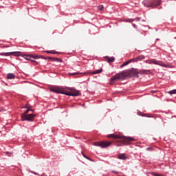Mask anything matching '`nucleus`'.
Here are the masks:
<instances>
[{"mask_svg":"<svg viewBox=\"0 0 176 176\" xmlns=\"http://www.w3.org/2000/svg\"><path fill=\"white\" fill-rule=\"evenodd\" d=\"M48 58H47V57H44V60H47Z\"/></svg>","mask_w":176,"mask_h":176,"instance_id":"41","label":"nucleus"},{"mask_svg":"<svg viewBox=\"0 0 176 176\" xmlns=\"http://www.w3.org/2000/svg\"><path fill=\"white\" fill-rule=\"evenodd\" d=\"M39 58H42V60L45 59V56L43 55H38Z\"/></svg>","mask_w":176,"mask_h":176,"instance_id":"31","label":"nucleus"},{"mask_svg":"<svg viewBox=\"0 0 176 176\" xmlns=\"http://www.w3.org/2000/svg\"><path fill=\"white\" fill-rule=\"evenodd\" d=\"M30 61L32 62V63H34L36 65H38V64H39V63H38L36 60H30Z\"/></svg>","mask_w":176,"mask_h":176,"instance_id":"26","label":"nucleus"},{"mask_svg":"<svg viewBox=\"0 0 176 176\" xmlns=\"http://www.w3.org/2000/svg\"><path fill=\"white\" fill-rule=\"evenodd\" d=\"M36 117V114H34V113L28 114L25 117H22L21 120L22 122H25V121L34 122V119H35Z\"/></svg>","mask_w":176,"mask_h":176,"instance_id":"7","label":"nucleus"},{"mask_svg":"<svg viewBox=\"0 0 176 176\" xmlns=\"http://www.w3.org/2000/svg\"><path fill=\"white\" fill-rule=\"evenodd\" d=\"M23 58H25V60H27L28 61H31V58H30V56H22Z\"/></svg>","mask_w":176,"mask_h":176,"instance_id":"25","label":"nucleus"},{"mask_svg":"<svg viewBox=\"0 0 176 176\" xmlns=\"http://www.w3.org/2000/svg\"><path fill=\"white\" fill-rule=\"evenodd\" d=\"M132 74L133 75H134V76H136V78H140V76L138 75H144V74H150L151 70H145V69H142V70H139L138 69H133L132 71Z\"/></svg>","mask_w":176,"mask_h":176,"instance_id":"6","label":"nucleus"},{"mask_svg":"<svg viewBox=\"0 0 176 176\" xmlns=\"http://www.w3.org/2000/svg\"><path fill=\"white\" fill-rule=\"evenodd\" d=\"M137 115H138V116H142V118H145V117L149 118V116H148V114L144 113L140 111H138Z\"/></svg>","mask_w":176,"mask_h":176,"instance_id":"15","label":"nucleus"},{"mask_svg":"<svg viewBox=\"0 0 176 176\" xmlns=\"http://www.w3.org/2000/svg\"><path fill=\"white\" fill-rule=\"evenodd\" d=\"M135 58H136V62L138 63V61H142V60H145V56L139 55Z\"/></svg>","mask_w":176,"mask_h":176,"instance_id":"13","label":"nucleus"},{"mask_svg":"<svg viewBox=\"0 0 176 176\" xmlns=\"http://www.w3.org/2000/svg\"><path fill=\"white\" fill-rule=\"evenodd\" d=\"M132 25L134 28H138L137 25H135V23H132Z\"/></svg>","mask_w":176,"mask_h":176,"instance_id":"33","label":"nucleus"},{"mask_svg":"<svg viewBox=\"0 0 176 176\" xmlns=\"http://www.w3.org/2000/svg\"><path fill=\"white\" fill-rule=\"evenodd\" d=\"M103 9H104V6H103V5L100 6L98 7V10H103Z\"/></svg>","mask_w":176,"mask_h":176,"instance_id":"28","label":"nucleus"},{"mask_svg":"<svg viewBox=\"0 0 176 176\" xmlns=\"http://www.w3.org/2000/svg\"><path fill=\"white\" fill-rule=\"evenodd\" d=\"M162 1L160 0H144L142 1V5L145 8H151V9H155L157 6H160Z\"/></svg>","mask_w":176,"mask_h":176,"instance_id":"2","label":"nucleus"},{"mask_svg":"<svg viewBox=\"0 0 176 176\" xmlns=\"http://www.w3.org/2000/svg\"><path fill=\"white\" fill-rule=\"evenodd\" d=\"M53 61H55L56 63H63V59L59 58H54Z\"/></svg>","mask_w":176,"mask_h":176,"instance_id":"19","label":"nucleus"},{"mask_svg":"<svg viewBox=\"0 0 176 176\" xmlns=\"http://www.w3.org/2000/svg\"><path fill=\"white\" fill-rule=\"evenodd\" d=\"M30 111H32V112H34V110H33V109H30Z\"/></svg>","mask_w":176,"mask_h":176,"instance_id":"47","label":"nucleus"},{"mask_svg":"<svg viewBox=\"0 0 176 176\" xmlns=\"http://www.w3.org/2000/svg\"><path fill=\"white\" fill-rule=\"evenodd\" d=\"M101 72H102V69H100L98 70H95L94 72H92V75H97L98 74H101Z\"/></svg>","mask_w":176,"mask_h":176,"instance_id":"17","label":"nucleus"},{"mask_svg":"<svg viewBox=\"0 0 176 176\" xmlns=\"http://www.w3.org/2000/svg\"><path fill=\"white\" fill-rule=\"evenodd\" d=\"M0 133H2V131H0Z\"/></svg>","mask_w":176,"mask_h":176,"instance_id":"49","label":"nucleus"},{"mask_svg":"<svg viewBox=\"0 0 176 176\" xmlns=\"http://www.w3.org/2000/svg\"><path fill=\"white\" fill-rule=\"evenodd\" d=\"M153 176H164L163 174H160V173H152Z\"/></svg>","mask_w":176,"mask_h":176,"instance_id":"24","label":"nucleus"},{"mask_svg":"<svg viewBox=\"0 0 176 176\" xmlns=\"http://www.w3.org/2000/svg\"><path fill=\"white\" fill-rule=\"evenodd\" d=\"M45 53H47L48 54H61V52H57L56 50H51V51L47 50V51H45Z\"/></svg>","mask_w":176,"mask_h":176,"instance_id":"12","label":"nucleus"},{"mask_svg":"<svg viewBox=\"0 0 176 176\" xmlns=\"http://www.w3.org/2000/svg\"><path fill=\"white\" fill-rule=\"evenodd\" d=\"M156 91H151V93H155Z\"/></svg>","mask_w":176,"mask_h":176,"instance_id":"43","label":"nucleus"},{"mask_svg":"<svg viewBox=\"0 0 176 176\" xmlns=\"http://www.w3.org/2000/svg\"><path fill=\"white\" fill-rule=\"evenodd\" d=\"M104 58L107 59V63H113L115 61V57L105 56Z\"/></svg>","mask_w":176,"mask_h":176,"instance_id":"14","label":"nucleus"},{"mask_svg":"<svg viewBox=\"0 0 176 176\" xmlns=\"http://www.w3.org/2000/svg\"><path fill=\"white\" fill-rule=\"evenodd\" d=\"M32 174H34V175H39V174L34 171H31Z\"/></svg>","mask_w":176,"mask_h":176,"instance_id":"32","label":"nucleus"},{"mask_svg":"<svg viewBox=\"0 0 176 176\" xmlns=\"http://www.w3.org/2000/svg\"><path fill=\"white\" fill-rule=\"evenodd\" d=\"M129 64H130V62L129 60L124 63V65H125V66L129 65Z\"/></svg>","mask_w":176,"mask_h":176,"instance_id":"30","label":"nucleus"},{"mask_svg":"<svg viewBox=\"0 0 176 176\" xmlns=\"http://www.w3.org/2000/svg\"><path fill=\"white\" fill-rule=\"evenodd\" d=\"M23 108H25V109H27V108H28L27 106H25V107H23Z\"/></svg>","mask_w":176,"mask_h":176,"instance_id":"44","label":"nucleus"},{"mask_svg":"<svg viewBox=\"0 0 176 176\" xmlns=\"http://www.w3.org/2000/svg\"><path fill=\"white\" fill-rule=\"evenodd\" d=\"M69 75H78V73H72V74H69Z\"/></svg>","mask_w":176,"mask_h":176,"instance_id":"36","label":"nucleus"},{"mask_svg":"<svg viewBox=\"0 0 176 176\" xmlns=\"http://www.w3.org/2000/svg\"><path fill=\"white\" fill-rule=\"evenodd\" d=\"M127 74L126 72L122 71L120 73L116 74L110 78V82L113 83V82H116V80H120V79H124V78H127Z\"/></svg>","mask_w":176,"mask_h":176,"instance_id":"4","label":"nucleus"},{"mask_svg":"<svg viewBox=\"0 0 176 176\" xmlns=\"http://www.w3.org/2000/svg\"><path fill=\"white\" fill-rule=\"evenodd\" d=\"M146 151L152 152V151H153V147H148V148H146Z\"/></svg>","mask_w":176,"mask_h":176,"instance_id":"27","label":"nucleus"},{"mask_svg":"<svg viewBox=\"0 0 176 176\" xmlns=\"http://www.w3.org/2000/svg\"><path fill=\"white\" fill-rule=\"evenodd\" d=\"M156 41H160V39H159V38H156Z\"/></svg>","mask_w":176,"mask_h":176,"instance_id":"45","label":"nucleus"},{"mask_svg":"<svg viewBox=\"0 0 176 176\" xmlns=\"http://www.w3.org/2000/svg\"><path fill=\"white\" fill-rule=\"evenodd\" d=\"M123 67H126L124 63L120 65V68H123Z\"/></svg>","mask_w":176,"mask_h":176,"instance_id":"38","label":"nucleus"},{"mask_svg":"<svg viewBox=\"0 0 176 176\" xmlns=\"http://www.w3.org/2000/svg\"><path fill=\"white\" fill-rule=\"evenodd\" d=\"M128 60L129 61V64H130L131 63H137V59H136V58H133L129 59V60Z\"/></svg>","mask_w":176,"mask_h":176,"instance_id":"23","label":"nucleus"},{"mask_svg":"<svg viewBox=\"0 0 176 176\" xmlns=\"http://www.w3.org/2000/svg\"><path fill=\"white\" fill-rule=\"evenodd\" d=\"M83 157H85V159H87V160H89V162H94V160H93V159L87 157L86 155H83Z\"/></svg>","mask_w":176,"mask_h":176,"instance_id":"22","label":"nucleus"},{"mask_svg":"<svg viewBox=\"0 0 176 176\" xmlns=\"http://www.w3.org/2000/svg\"><path fill=\"white\" fill-rule=\"evenodd\" d=\"M21 57H30V58H34V60H38L39 59V55L37 54H21Z\"/></svg>","mask_w":176,"mask_h":176,"instance_id":"10","label":"nucleus"},{"mask_svg":"<svg viewBox=\"0 0 176 176\" xmlns=\"http://www.w3.org/2000/svg\"><path fill=\"white\" fill-rule=\"evenodd\" d=\"M16 76L13 73H9L7 74V79H14Z\"/></svg>","mask_w":176,"mask_h":176,"instance_id":"16","label":"nucleus"},{"mask_svg":"<svg viewBox=\"0 0 176 176\" xmlns=\"http://www.w3.org/2000/svg\"><path fill=\"white\" fill-rule=\"evenodd\" d=\"M151 61L153 63V64H154L155 65H160V67H164V68H168V66L164 63H163V62L160 61V60H157L156 59H151Z\"/></svg>","mask_w":176,"mask_h":176,"instance_id":"9","label":"nucleus"},{"mask_svg":"<svg viewBox=\"0 0 176 176\" xmlns=\"http://www.w3.org/2000/svg\"><path fill=\"white\" fill-rule=\"evenodd\" d=\"M111 173H113L114 174H119V172L115 170H112Z\"/></svg>","mask_w":176,"mask_h":176,"instance_id":"34","label":"nucleus"},{"mask_svg":"<svg viewBox=\"0 0 176 176\" xmlns=\"http://www.w3.org/2000/svg\"><path fill=\"white\" fill-rule=\"evenodd\" d=\"M148 60H145V63H146L147 64L148 63Z\"/></svg>","mask_w":176,"mask_h":176,"instance_id":"42","label":"nucleus"},{"mask_svg":"<svg viewBox=\"0 0 176 176\" xmlns=\"http://www.w3.org/2000/svg\"><path fill=\"white\" fill-rule=\"evenodd\" d=\"M41 176H47V175H46V173H43L41 175Z\"/></svg>","mask_w":176,"mask_h":176,"instance_id":"39","label":"nucleus"},{"mask_svg":"<svg viewBox=\"0 0 176 176\" xmlns=\"http://www.w3.org/2000/svg\"><path fill=\"white\" fill-rule=\"evenodd\" d=\"M77 139H79L80 138H76Z\"/></svg>","mask_w":176,"mask_h":176,"instance_id":"48","label":"nucleus"},{"mask_svg":"<svg viewBox=\"0 0 176 176\" xmlns=\"http://www.w3.org/2000/svg\"><path fill=\"white\" fill-rule=\"evenodd\" d=\"M133 20H135V21H140L141 20V18L138 16L135 19H133Z\"/></svg>","mask_w":176,"mask_h":176,"instance_id":"29","label":"nucleus"},{"mask_svg":"<svg viewBox=\"0 0 176 176\" xmlns=\"http://www.w3.org/2000/svg\"><path fill=\"white\" fill-rule=\"evenodd\" d=\"M21 52L19 51V52H2L0 53V56H15L16 57H19L21 56Z\"/></svg>","mask_w":176,"mask_h":176,"instance_id":"8","label":"nucleus"},{"mask_svg":"<svg viewBox=\"0 0 176 176\" xmlns=\"http://www.w3.org/2000/svg\"><path fill=\"white\" fill-rule=\"evenodd\" d=\"M168 94H170V96H173V94H176V89H173L168 91Z\"/></svg>","mask_w":176,"mask_h":176,"instance_id":"20","label":"nucleus"},{"mask_svg":"<svg viewBox=\"0 0 176 176\" xmlns=\"http://www.w3.org/2000/svg\"><path fill=\"white\" fill-rule=\"evenodd\" d=\"M47 58H48L47 60H53V58H54L49 56V57H47Z\"/></svg>","mask_w":176,"mask_h":176,"instance_id":"35","label":"nucleus"},{"mask_svg":"<svg viewBox=\"0 0 176 176\" xmlns=\"http://www.w3.org/2000/svg\"><path fill=\"white\" fill-rule=\"evenodd\" d=\"M148 64H153V63H152V60H148Z\"/></svg>","mask_w":176,"mask_h":176,"instance_id":"37","label":"nucleus"},{"mask_svg":"<svg viewBox=\"0 0 176 176\" xmlns=\"http://www.w3.org/2000/svg\"><path fill=\"white\" fill-rule=\"evenodd\" d=\"M30 111H31V109H28L26 111H25L24 113L21 114V118H24L27 116V113H28Z\"/></svg>","mask_w":176,"mask_h":176,"instance_id":"18","label":"nucleus"},{"mask_svg":"<svg viewBox=\"0 0 176 176\" xmlns=\"http://www.w3.org/2000/svg\"><path fill=\"white\" fill-rule=\"evenodd\" d=\"M81 155H82V156H83V155H85V153H83V151H82Z\"/></svg>","mask_w":176,"mask_h":176,"instance_id":"40","label":"nucleus"},{"mask_svg":"<svg viewBox=\"0 0 176 176\" xmlns=\"http://www.w3.org/2000/svg\"><path fill=\"white\" fill-rule=\"evenodd\" d=\"M126 23H133V21H135L134 19H128L125 20Z\"/></svg>","mask_w":176,"mask_h":176,"instance_id":"21","label":"nucleus"},{"mask_svg":"<svg viewBox=\"0 0 176 176\" xmlns=\"http://www.w3.org/2000/svg\"><path fill=\"white\" fill-rule=\"evenodd\" d=\"M176 118V116H172V118Z\"/></svg>","mask_w":176,"mask_h":176,"instance_id":"46","label":"nucleus"},{"mask_svg":"<svg viewBox=\"0 0 176 176\" xmlns=\"http://www.w3.org/2000/svg\"><path fill=\"white\" fill-rule=\"evenodd\" d=\"M107 138H113L114 140H124L126 142H131L134 141L133 138L129 136H123L120 135L109 134L107 135Z\"/></svg>","mask_w":176,"mask_h":176,"instance_id":"3","label":"nucleus"},{"mask_svg":"<svg viewBox=\"0 0 176 176\" xmlns=\"http://www.w3.org/2000/svg\"><path fill=\"white\" fill-rule=\"evenodd\" d=\"M118 159L120 160H127V156L124 153H120L118 155Z\"/></svg>","mask_w":176,"mask_h":176,"instance_id":"11","label":"nucleus"},{"mask_svg":"<svg viewBox=\"0 0 176 176\" xmlns=\"http://www.w3.org/2000/svg\"><path fill=\"white\" fill-rule=\"evenodd\" d=\"M94 145L95 146H100V148H108V146H111L112 145V142H107V141H100L94 142Z\"/></svg>","mask_w":176,"mask_h":176,"instance_id":"5","label":"nucleus"},{"mask_svg":"<svg viewBox=\"0 0 176 176\" xmlns=\"http://www.w3.org/2000/svg\"><path fill=\"white\" fill-rule=\"evenodd\" d=\"M67 90L69 91H65V88L63 87L59 86H54L50 88V91L52 93H56V94H64L65 96H69V97H77L78 96H80V91L76 90L74 87H66Z\"/></svg>","mask_w":176,"mask_h":176,"instance_id":"1","label":"nucleus"}]
</instances>
